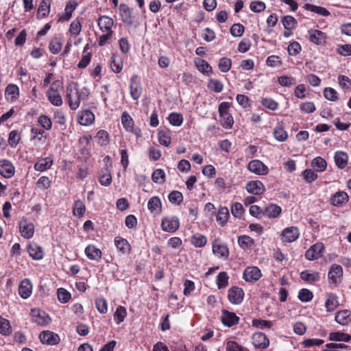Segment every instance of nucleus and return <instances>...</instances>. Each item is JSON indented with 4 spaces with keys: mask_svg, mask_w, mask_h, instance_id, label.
I'll return each instance as SVG.
<instances>
[{
    "mask_svg": "<svg viewBox=\"0 0 351 351\" xmlns=\"http://www.w3.org/2000/svg\"><path fill=\"white\" fill-rule=\"evenodd\" d=\"M66 97L70 108L76 110L80 104L81 94L78 91L77 85L74 82H71L66 86Z\"/></svg>",
    "mask_w": 351,
    "mask_h": 351,
    "instance_id": "obj_1",
    "label": "nucleus"
},
{
    "mask_svg": "<svg viewBox=\"0 0 351 351\" xmlns=\"http://www.w3.org/2000/svg\"><path fill=\"white\" fill-rule=\"evenodd\" d=\"M62 88V83L59 80L53 82L46 92V96L49 101L55 106H60L63 101L62 96L58 90Z\"/></svg>",
    "mask_w": 351,
    "mask_h": 351,
    "instance_id": "obj_2",
    "label": "nucleus"
},
{
    "mask_svg": "<svg viewBox=\"0 0 351 351\" xmlns=\"http://www.w3.org/2000/svg\"><path fill=\"white\" fill-rule=\"evenodd\" d=\"M143 93L141 78L137 75H133L130 80V94L134 100H138Z\"/></svg>",
    "mask_w": 351,
    "mask_h": 351,
    "instance_id": "obj_3",
    "label": "nucleus"
},
{
    "mask_svg": "<svg viewBox=\"0 0 351 351\" xmlns=\"http://www.w3.org/2000/svg\"><path fill=\"white\" fill-rule=\"evenodd\" d=\"M180 227V221L175 215L163 217L161 221V228L167 232H175Z\"/></svg>",
    "mask_w": 351,
    "mask_h": 351,
    "instance_id": "obj_4",
    "label": "nucleus"
},
{
    "mask_svg": "<svg viewBox=\"0 0 351 351\" xmlns=\"http://www.w3.org/2000/svg\"><path fill=\"white\" fill-rule=\"evenodd\" d=\"M121 123L123 128L128 131L134 134L136 138L141 136V131L139 128L134 127V122L130 115L123 112L121 115Z\"/></svg>",
    "mask_w": 351,
    "mask_h": 351,
    "instance_id": "obj_5",
    "label": "nucleus"
},
{
    "mask_svg": "<svg viewBox=\"0 0 351 351\" xmlns=\"http://www.w3.org/2000/svg\"><path fill=\"white\" fill-rule=\"evenodd\" d=\"M19 231L21 237L29 239L33 237L34 234V225L27 218L23 217L19 222Z\"/></svg>",
    "mask_w": 351,
    "mask_h": 351,
    "instance_id": "obj_6",
    "label": "nucleus"
},
{
    "mask_svg": "<svg viewBox=\"0 0 351 351\" xmlns=\"http://www.w3.org/2000/svg\"><path fill=\"white\" fill-rule=\"evenodd\" d=\"M261 271L257 267H247L243 273V278L246 282H255L261 277Z\"/></svg>",
    "mask_w": 351,
    "mask_h": 351,
    "instance_id": "obj_7",
    "label": "nucleus"
},
{
    "mask_svg": "<svg viewBox=\"0 0 351 351\" xmlns=\"http://www.w3.org/2000/svg\"><path fill=\"white\" fill-rule=\"evenodd\" d=\"M299 236V230L295 226L286 228L281 234L282 241L285 243L293 242L298 239Z\"/></svg>",
    "mask_w": 351,
    "mask_h": 351,
    "instance_id": "obj_8",
    "label": "nucleus"
},
{
    "mask_svg": "<svg viewBox=\"0 0 351 351\" xmlns=\"http://www.w3.org/2000/svg\"><path fill=\"white\" fill-rule=\"evenodd\" d=\"M247 169L252 173L257 175H266L268 173V167L259 160H253L247 165Z\"/></svg>",
    "mask_w": 351,
    "mask_h": 351,
    "instance_id": "obj_9",
    "label": "nucleus"
},
{
    "mask_svg": "<svg viewBox=\"0 0 351 351\" xmlns=\"http://www.w3.org/2000/svg\"><path fill=\"white\" fill-rule=\"evenodd\" d=\"M324 250V245L322 243H317L306 252L305 256L308 260H315L322 256Z\"/></svg>",
    "mask_w": 351,
    "mask_h": 351,
    "instance_id": "obj_10",
    "label": "nucleus"
},
{
    "mask_svg": "<svg viewBox=\"0 0 351 351\" xmlns=\"http://www.w3.org/2000/svg\"><path fill=\"white\" fill-rule=\"evenodd\" d=\"M243 290L238 287H232L228 290V298L229 301L234 304H239L243 300Z\"/></svg>",
    "mask_w": 351,
    "mask_h": 351,
    "instance_id": "obj_11",
    "label": "nucleus"
},
{
    "mask_svg": "<svg viewBox=\"0 0 351 351\" xmlns=\"http://www.w3.org/2000/svg\"><path fill=\"white\" fill-rule=\"evenodd\" d=\"M40 341L44 344L56 345L60 342V337L53 332L46 330L40 334Z\"/></svg>",
    "mask_w": 351,
    "mask_h": 351,
    "instance_id": "obj_12",
    "label": "nucleus"
},
{
    "mask_svg": "<svg viewBox=\"0 0 351 351\" xmlns=\"http://www.w3.org/2000/svg\"><path fill=\"white\" fill-rule=\"evenodd\" d=\"M343 276V269L339 265L333 264L330 266L328 271V279L330 282L337 285Z\"/></svg>",
    "mask_w": 351,
    "mask_h": 351,
    "instance_id": "obj_13",
    "label": "nucleus"
},
{
    "mask_svg": "<svg viewBox=\"0 0 351 351\" xmlns=\"http://www.w3.org/2000/svg\"><path fill=\"white\" fill-rule=\"evenodd\" d=\"M31 316L33 321L38 325H46L50 321V318L46 313L38 308L32 309Z\"/></svg>",
    "mask_w": 351,
    "mask_h": 351,
    "instance_id": "obj_14",
    "label": "nucleus"
},
{
    "mask_svg": "<svg viewBox=\"0 0 351 351\" xmlns=\"http://www.w3.org/2000/svg\"><path fill=\"white\" fill-rule=\"evenodd\" d=\"M213 252L218 257H224L227 258L229 256V250L228 246L217 239H215L213 243Z\"/></svg>",
    "mask_w": 351,
    "mask_h": 351,
    "instance_id": "obj_15",
    "label": "nucleus"
},
{
    "mask_svg": "<svg viewBox=\"0 0 351 351\" xmlns=\"http://www.w3.org/2000/svg\"><path fill=\"white\" fill-rule=\"evenodd\" d=\"M325 307L327 312L335 311L339 305L338 296L333 293H326Z\"/></svg>",
    "mask_w": 351,
    "mask_h": 351,
    "instance_id": "obj_16",
    "label": "nucleus"
},
{
    "mask_svg": "<svg viewBox=\"0 0 351 351\" xmlns=\"http://www.w3.org/2000/svg\"><path fill=\"white\" fill-rule=\"evenodd\" d=\"M15 169L12 163L8 160H0V174L6 178L12 177L14 174Z\"/></svg>",
    "mask_w": 351,
    "mask_h": 351,
    "instance_id": "obj_17",
    "label": "nucleus"
},
{
    "mask_svg": "<svg viewBox=\"0 0 351 351\" xmlns=\"http://www.w3.org/2000/svg\"><path fill=\"white\" fill-rule=\"evenodd\" d=\"M309 35V40L317 45H322L326 42V36L323 32L317 29H310L308 32Z\"/></svg>",
    "mask_w": 351,
    "mask_h": 351,
    "instance_id": "obj_18",
    "label": "nucleus"
},
{
    "mask_svg": "<svg viewBox=\"0 0 351 351\" xmlns=\"http://www.w3.org/2000/svg\"><path fill=\"white\" fill-rule=\"evenodd\" d=\"M97 24L102 32L113 33L112 27L114 21L110 17L106 15L100 16L97 20Z\"/></svg>",
    "mask_w": 351,
    "mask_h": 351,
    "instance_id": "obj_19",
    "label": "nucleus"
},
{
    "mask_svg": "<svg viewBox=\"0 0 351 351\" xmlns=\"http://www.w3.org/2000/svg\"><path fill=\"white\" fill-rule=\"evenodd\" d=\"M253 344L256 348L265 349L269 346V340L263 332H256L252 337Z\"/></svg>",
    "mask_w": 351,
    "mask_h": 351,
    "instance_id": "obj_20",
    "label": "nucleus"
},
{
    "mask_svg": "<svg viewBox=\"0 0 351 351\" xmlns=\"http://www.w3.org/2000/svg\"><path fill=\"white\" fill-rule=\"evenodd\" d=\"M245 189L248 193L256 195L263 194L265 191L264 184L259 180L247 182Z\"/></svg>",
    "mask_w": 351,
    "mask_h": 351,
    "instance_id": "obj_21",
    "label": "nucleus"
},
{
    "mask_svg": "<svg viewBox=\"0 0 351 351\" xmlns=\"http://www.w3.org/2000/svg\"><path fill=\"white\" fill-rule=\"evenodd\" d=\"M348 195L344 191H338L332 195L330 199V202L335 206H342L343 204L348 201Z\"/></svg>",
    "mask_w": 351,
    "mask_h": 351,
    "instance_id": "obj_22",
    "label": "nucleus"
},
{
    "mask_svg": "<svg viewBox=\"0 0 351 351\" xmlns=\"http://www.w3.org/2000/svg\"><path fill=\"white\" fill-rule=\"evenodd\" d=\"M19 96V88L14 84H10L5 90V97L10 102L15 101Z\"/></svg>",
    "mask_w": 351,
    "mask_h": 351,
    "instance_id": "obj_23",
    "label": "nucleus"
},
{
    "mask_svg": "<svg viewBox=\"0 0 351 351\" xmlns=\"http://www.w3.org/2000/svg\"><path fill=\"white\" fill-rule=\"evenodd\" d=\"M95 121V114L89 110H83L78 114V122L82 125H89Z\"/></svg>",
    "mask_w": 351,
    "mask_h": 351,
    "instance_id": "obj_24",
    "label": "nucleus"
},
{
    "mask_svg": "<svg viewBox=\"0 0 351 351\" xmlns=\"http://www.w3.org/2000/svg\"><path fill=\"white\" fill-rule=\"evenodd\" d=\"M32 292V285L29 280L25 279L21 281L19 287V293L24 299L29 298Z\"/></svg>",
    "mask_w": 351,
    "mask_h": 351,
    "instance_id": "obj_25",
    "label": "nucleus"
},
{
    "mask_svg": "<svg viewBox=\"0 0 351 351\" xmlns=\"http://www.w3.org/2000/svg\"><path fill=\"white\" fill-rule=\"evenodd\" d=\"M53 160L49 157L43 158L38 160L34 165V168L37 171H45L49 169L53 165Z\"/></svg>",
    "mask_w": 351,
    "mask_h": 351,
    "instance_id": "obj_26",
    "label": "nucleus"
},
{
    "mask_svg": "<svg viewBox=\"0 0 351 351\" xmlns=\"http://www.w3.org/2000/svg\"><path fill=\"white\" fill-rule=\"evenodd\" d=\"M239 318L234 313L224 311L221 316L222 323L228 327L235 325L238 323Z\"/></svg>",
    "mask_w": 351,
    "mask_h": 351,
    "instance_id": "obj_27",
    "label": "nucleus"
},
{
    "mask_svg": "<svg viewBox=\"0 0 351 351\" xmlns=\"http://www.w3.org/2000/svg\"><path fill=\"white\" fill-rule=\"evenodd\" d=\"M195 64L197 70L204 75L210 76L212 74L213 68L205 60L197 58L195 60Z\"/></svg>",
    "mask_w": 351,
    "mask_h": 351,
    "instance_id": "obj_28",
    "label": "nucleus"
},
{
    "mask_svg": "<svg viewBox=\"0 0 351 351\" xmlns=\"http://www.w3.org/2000/svg\"><path fill=\"white\" fill-rule=\"evenodd\" d=\"M114 244L117 249L122 254H126L130 252L131 247L126 239L121 237H116L114 238Z\"/></svg>",
    "mask_w": 351,
    "mask_h": 351,
    "instance_id": "obj_29",
    "label": "nucleus"
},
{
    "mask_svg": "<svg viewBox=\"0 0 351 351\" xmlns=\"http://www.w3.org/2000/svg\"><path fill=\"white\" fill-rule=\"evenodd\" d=\"M147 208L152 213H160L162 210L160 199L158 196L151 197L147 202Z\"/></svg>",
    "mask_w": 351,
    "mask_h": 351,
    "instance_id": "obj_30",
    "label": "nucleus"
},
{
    "mask_svg": "<svg viewBox=\"0 0 351 351\" xmlns=\"http://www.w3.org/2000/svg\"><path fill=\"white\" fill-rule=\"evenodd\" d=\"M29 256L34 260H40L43 258V248L35 243H30L28 246Z\"/></svg>",
    "mask_w": 351,
    "mask_h": 351,
    "instance_id": "obj_31",
    "label": "nucleus"
},
{
    "mask_svg": "<svg viewBox=\"0 0 351 351\" xmlns=\"http://www.w3.org/2000/svg\"><path fill=\"white\" fill-rule=\"evenodd\" d=\"M335 321L341 325H347L351 322V311L343 310L337 312L335 317Z\"/></svg>",
    "mask_w": 351,
    "mask_h": 351,
    "instance_id": "obj_32",
    "label": "nucleus"
},
{
    "mask_svg": "<svg viewBox=\"0 0 351 351\" xmlns=\"http://www.w3.org/2000/svg\"><path fill=\"white\" fill-rule=\"evenodd\" d=\"M282 210L281 208L274 204H270L264 208L263 215L269 218H276L280 215Z\"/></svg>",
    "mask_w": 351,
    "mask_h": 351,
    "instance_id": "obj_33",
    "label": "nucleus"
},
{
    "mask_svg": "<svg viewBox=\"0 0 351 351\" xmlns=\"http://www.w3.org/2000/svg\"><path fill=\"white\" fill-rule=\"evenodd\" d=\"M119 12L123 23L131 25L132 23V17L130 8L125 3L119 5Z\"/></svg>",
    "mask_w": 351,
    "mask_h": 351,
    "instance_id": "obj_34",
    "label": "nucleus"
},
{
    "mask_svg": "<svg viewBox=\"0 0 351 351\" xmlns=\"http://www.w3.org/2000/svg\"><path fill=\"white\" fill-rule=\"evenodd\" d=\"M86 256L90 260L98 261L101 257V251L93 245H88L84 251Z\"/></svg>",
    "mask_w": 351,
    "mask_h": 351,
    "instance_id": "obj_35",
    "label": "nucleus"
},
{
    "mask_svg": "<svg viewBox=\"0 0 351 351\" xmlns=\"http://www.w3.org/2000/svg\"><path fill=\"white\" fill-rule=\"evenodd\" d=\"M300 278L308 282H315L320 280V275L318 272L311 270H305L301 272Z\"/></svg>",
    "mask_w": 351,
    "mask_h": 351,
    "instance_id": "obj_36",
    "label": "nucleus"
},
{
    "mask_svg": "<svg viewBox=\"0 0 351 351\" xmlns=\"http://www.w3.org/2000/svg\"><path fill=\"white\" fill-rule=\"evenodd\" d=\"M348 161V156L346 152H337L335 154V165L341 169H344Z\"/></svg>",
    "mask_w": 351,
    "mask_h": 351,
    "instance_id": "obj_37",
    "label": "nucleus"
},
{
    "mask_svg": "<svg viewBox=\"0 0 351 351\" xmlns=\"http://www.w3.org/2000/svg\"><path fill=\"white\" fill-rule=\"evenodd\" d=\"M304 8L306 10L316 13L320 16H328L330 15V12L324 7L317 6L310 3H306L304 5Z\"/></svg>",
    "mask_w": 351,
    "mask_h": 351,
    "instance_id": "obj_38",
    "label": "nucleus"
},
{
    "mask_svg": "<svg viewBox=\"0 0 351 351\" xmlns=\"http://www.w3.org/2000/svg\"><path fill=\"white\" fill-rule=\"evenodd\" d=\"M230 217L229 210L227 207H221L219 209L217 215V221L221 226H223L228 221Z\"/></svg>",
    "mask_w": 351,
    "mask_h": 351,
    "instance_id": "obj_39",
    "label": "nucleus"
},
{
    "mask_svg": "<svg viewBox=\"0 0 351 351\" xmlns=\"http://www.w3.org/2000/svg\"><path fill=\"white\" fill-rule=\"evenodd\" d=\"M207 87L210 90L216 93H219L223 90V84L222 82L213 78L208 80Z\"/></svg>",
    "mask_w": 351,
    "mask_h": 351,
    "instance_id": "obj_40",
    "label": "nucleus"
},
{
    "mask_svg": "<svg viewBox=\"0 0 351 351\" xmlns=\"http://www.w3.org/2000/svg\"><path fill=\"white\" fill-rule=\"evenodd\" d=\"M311 166L317 172H322L327 167L326 161L322 157H316L311 161Z\"/></svg>",
    "mask_w": 351,
    "mask_h": 351,
    "instance_id": "obj_41",
    "label": "nucleus"
},
{
    "mask_svg": "<svg viewBox=\"0 0 351 351\" xmlns=\"http://www.w3.org/2000/svg\"><path fill=\"white\" fill-rule=\"evenodd\" d=\"M110 67L113 72L119 73L122 71L123 62L119 56L113 54L111 57Z\"/></svg>",
    "mask_w": 351,
    "mask_h": 351,
    "instance_id": "obj_42",
    "label": "nucleus"
},
{
    "mask_svg": "<svg viewBox=\"0 0 351 351\" xmlns=\"http://www.w3.org/2000/svg\"><path fill=\"white\" fill-rule=\"evenodd\" d=\"M191 243L196 247H202L207 243V239L201 234L193 235L190 239Z\"/></svg>",
    "mask_w": 351,
    "mask_h": 351,
    "instance_id": "obj_43",
    "label": "nucleus"
},
{
    "mask_svg": "<svg viewBox=\"0 0 351 351\" xmlns=\"http://www.w3.org/2000/svg\"><path fill=\"white\" fill-rule=\"evenodd\" d=\"M51 0H41L38 8V14H40L43 17L48 16L50 12Z\"/></svg>",
    "mask_w": 351,
    "mask_h": 351,
    "instance_id": "obj_44",
    "label": "nucleus"
},
{
    "mask_svg": "<svg viewBox=\"0 0 351 351\" xmlns=\"http://www.w3.org/2000/svg\"><path fill=\"white\" fill-rule=\"evenodd\" d=\"M77 3L75 1H69L65 6V13L61 17L63 21H69L72 16L73 12L76 9Z\"/></svg>",
    "mask_w": 351,
    "mask_h": 351,
    "instance_id": "obj_45",
    "label": "nucleus"
},
{
    "mask_svg": "<svg viewBox=\"0 0 351 351\" xmlns=\"http://www.w3.org/2000/svg\"><path fill=\"white\" fill-rule=\"evenodd\" d=\"M238 243L243 249H249L252 247L254 240L247 235H241L238 237Z\"/></svg>",
    "mask_w": 351,
    "mask_h": 351,
    "instance_id": "obj_46",
    "label": "nucleus"
},
{
    "mask_svg": "<svg viewBox=\"0 0 351 351\" xmlns=\"http://www.w3.org/2000/svg\"><path fill=\"white\" fill-rule=\"evenodd\" d=\"M127 315L126 308L123 306H119L114 314V319L117 324L123 322Z\"/></svg>",
    "mask_w": 351,
    "mask_h": 351,
    "instance_id": "obj_47",
    "label": "nucleus"
},
{
    "mask_svg": "<svg viewBox=\"0 0 351 351\" xmlns=\"http://www.w3.org/2000/svg\"><path fill=\"white\" fill-rule=\"evenodd\" d=\"M112 182V176L108 168H104L101 170V173L99 177V183L103 186H109Z\"/></svg>",
    "mask_w": 351,
    "mask_h": 351,
    "instance_id": "obj_48",
    "label": "nucleus"
},
{
    "mask_svg": "<svg viewBox=\"0 0 351 351\" xmlns=\"http://www.w3.org/2000/svg\"><path fill=\"white\" fill-rule=\"evenodd\" d=\"M329 339L331 341L348 342L351 339V336L346 333L336 332H331Z\"/></svg>",
    "mask_w": 351,
    "mask_h": 351,
    "instance_id": "obj_49",
    "label": "nucleus"
},
{
    "mask_svg": "<svg viewBox=\"0 0 351 351\" xmlns=\"http://www.w3.org/2000/svg\"><path fill=\"white\" fill-rule=\"evenodd\" d=\"M12 332V328L10 322L0 317V333L5 336H8Z\"/></svg>",
    "mask_w": 351,
    "mask_h": 351,
    "instance_id": "obj_50",
    "label": "nucleus"
},
{
    "mask_svg": "<svg viewBox=\"0 0 351 351\" xmlns=\"http://www.w3.org/2000/svg\"><path fill=\"white\" fill-rule=\"evenodd\" d=\"M86 210L84 202L80 199L75 202L73 208V214L76 217H82Z\"/></svg>",
    "mask_w": 351,
    "mask_h": 351,
    "instance_id": "obj_51",
    "label": "nucleus"
},
{
    "mask_svg": "<svg viewBox=\"0 0 351 351\" xmlns=\"http://www.w3.org/2000/svg\"><path fill=\"white\" fill-rule=\"evenodd\" d=\"M229 277L225 271L220 272L217 276V285L219 289H224L228 285Z\"/></svg>",
    "mask_w": 351,
    "mask_h": 351,
    "instance_id": "obj_52",
    "label": "nucleus"
},
{
    "mask_svg": "<svg viewBox=\"0 0 351 351\" xmlns=\"http://www.w3.org/2000/svg\"><path fill=\"white\" fill-rule=\"evenodd\" d=\"M165 177V173L162 169L154 170L152 175L153 182L157 184H163L166 180Z\"/></svg>",
    "mask_w": 351,
    "mask_h": 351,
    "instance_id": "obj_53",
    "label": "nucleus"
},
{
    "mask_svg": "<svg viewBox=\"0 0 351 351\" xmlns=\"http://www.w3.org/2000/svg\"><path fill=\"white\" fill-rule=\"evenodd\" d=\"M282 23L284 27L287 30L293 29L297 25V21L291 16L287 15L282 19Z\"/></svg>",
    "mask_w": 351,
    "mask_h": 351,
    "instance_id": "obj_54",
    "label": "nucleus"
},
{
    "mask_svg": "<svg viewBox=\"0 0 351 351\" xmlns=\"http://www.w3.org/2000/svg\"><path fill=\"white\" fill-rule=\"evenodd\" d=\"M220 117V123L225 129H230L234 124V119L232 114H224Z\"/></svg>",
    "mask_w": 351,
    "mask_h": 351,
    "instance_id": "obj_55",
    "label": "nucleus"
},
{
    "mask_svg": "<svg viewBox=\"0 0 351 351\" xmlns=\"http://www.w3.org/2000/svg\"><path fill=\"white\" fill-rule=\"evenodd\" d=\"M232 66V60L228 58H222L219 60L218 67L223 73L229 71Z\"/></svg>",
    "mask_w": 351,
    "mask_h": 351,
    "instance_id": "obj_56",
    "label": "nucleus"
},
{
    "mask_svg": "<svg viewBox=\"0 0 351 351\" xmlns=\"http://www.w3.org/2000/svg\"><path fill=\"white\" fill-rule=\"evenodd\" d=\"M95 306L100 313H106L108 311V303L103 297H99L95 300Z\"/></svg>",
    "mask_w": 351,
    "mask_h": 351,
    "instance_id": "obj_57",
    "label": "nucleus"
},
{
    "mask_svg": "<svg viewBox=\"0 0 351 351\" xmlns=\"http://www.w3.org/2000/svg\"><path fill=\"white\" fill-rule=\"evenodd\" d=\"M323 94L324 97L329 101H336L338 99V93L332 88H325Z\"/></svg>",
    "mask_w": 351,
    "mask_h": 351,
    "instance_id": "obj_58",
    "label": "nucleus"
},
{
    "mask_svg": "<svg viewBox=\"0 0 351 351\" xmlns=\"http://www.w3.org/2000/svg\"><path fill=\"white\" fill-rule=\"evenodd\" d=\"M266 64L269 67L274 68L281 66L282 62L279 56L271 55L267 57Z\"/></svg>",
    "mask_w": 351,
    "mask_h": 351,
    "instance_id": "obj_59",
    "label": "nucleus"
},
{
    "mask_svg": "<svg viewBox=\"0 0 351 351\" xmlns=\"http://www.w3.org/2000/svg\"><path fill=\"white\" fill-rule=\"evenodd\" d=\"M168 119L169 123L174 126H180L183 122L182 115L176 112H171L169 115Z\"/></svg>",
    "mask_w": 351,
    "mask_h": 351,
    "instance_id": "obj_60",
    "label": "nucleus"
},
{
    "mask_svg": "<svg viewBox=\"0 0 351 351\" xmlns=\"http://www.w3.org/2000/svg\"><path fill=\"white\" fill-rule=\"evenodd\" d=\"M96 138L97 139V142L100 145H106L109 142L108 133L105 130H101L97 132Z\"/></svg>",
    "mask_w": 351,
    "mask_h": 351,
    "instance_id": "obj_61",
    "label": "nucleus"
},
{
    "mask_svg": "<svg viewBox=\"0 0 351 351\" xmlns=\"http://www.w3.org/2000/svg\"><path fill=\"white\" fill-rule=\"evenodd\" d=\"M273 134L274 138L280 142L286 141L288 136L287 132L282 127L275 128Z\"/></svg>",
    "mask_w": 351,
    "mask_h": 351,
    "instance_id": "obj_62",
    "label": "nucleus"
},
{
    "mask_svg": "<svg viewBox=\"0 0 351 351\" xmlns=\"http://www.w3.org/2000/svg\"><path fill=\"white\" fill-rule=\"evenodd\" d=\"M313 293L307 289H302L298 293V298L300 301L308 302L313 299Z\"/></svg>",
    "mask_w": 351,
    "mask_h": 351,
    "instance_id": "obj_63",
    "label": "nucleus"
},
{
    "mask_svg": "<svg viewBox=\"0 0 351 351\" xmlns=\"http://www.w3.org/2000/svg\"><path fill=\"white\" fill-rule=\"evenodd\" d=\"M169 200L172 204H180L183 201V195L178 191H173L169 194Z\"/></svg>",
    "mask_w": 351,
    "mask_h": 351,
    "instance_id": "obj_64",
    "label": "nucleus"
}]
</instances>
